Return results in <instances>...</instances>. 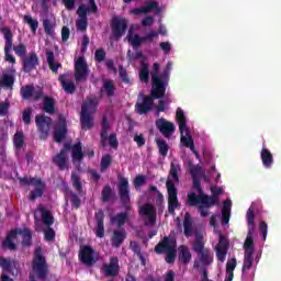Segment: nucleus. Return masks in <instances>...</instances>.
Masks as SVG:
<instances>
[{
    "mask_svg": "<svg viewBox=\"0 0 281 281\" xmlns=\"http://www.w3.org/2000/svg\"><path fill=\"white\" fill-rule=\"evenodd\" d=\"M13 144L15 148H23L25 144V134L23 132H16L13 137Z\"/></svg>",
    "mask_w": 281,
    "mask_h": 281,
    "instance_id": "45",
    "label": "nucleus"
},
{
    "mask_svg": "<svg viewBox=\"0 0 281 281\" xmlns=\"http://www.w3.org/2000/svg\"><path fill=\"white\" fill-rule=\"evenodd\" d=\"M67 133H69V130L67 128V123L65 121H61L55 128L54 140L57 144H61L63 139L67 137Z\"/></svg>",
    "mask_w": 281,
    "mask_h": 281,
    "instance_id": "23",
    "label": "nucleus"
},
{
    "mask_svg": "<svg viewBox=\"0 0 281 281\" xmlns=\"http://www.w3.org/2000/svg\"><path fill=\"white\" fill-rule=\"evenodd\" d=\"M68 195L70 199V203L75 210H80V205H82V201L80 200V196L74 191H68Z\"/></svg>",
    "mask_w": 281,
    "mask_h": 281,
    "instance_id": "44",
    "label": "nucleus"
},
{
    "mask_svg": "<svg viewBox=\"0 0 281 281\" xmlns=\"http://www.w3.org/2000/svg\"><path fill=\"white\" fill-rule=\"evenodd\" d=\"M139 80L140 82H148L150 80V71L148 70V64H143L139 69Z\"/></svg>",
    "mask_w": 281,
    "mask_h": 281,
    "instance_id": "43",
    "label": "nucleus"
},
{
    "mask_svg": "<svg viewBox=\"0 0 281 281\" xmlns=\"http://www.w3.org/2000/svg\"><path fill=\"white\" fill-rule=\"evenodd\" d=\"M72 188H75L76 192L82 195V182L80 181V176L78 173H71Z\"/></svg>",
    "mask_w": 281,
    "mask_h": 281,
    "instance_id": "41",
    "label": "nucleus"
},
{
    "mask_svg": "<svg viewBox=\"0 0 281 281\" xmlns=\"http://www.w3.org/2000/svg\"><path fill=\"white\" fill-rule=\"evenodd\" d=\"M98 104H100V100H98V98L87 99L81 104V112L89 113V114L95 113V109H98Z\"/></svg>",
    "mask_w": 281,
    "mask_h": 281,
    "instance_id": "28",
    "label": "nucleus"
},
{
    "mask_svg": "<svg viewBox=\"0 0 281 281\" xmlns=\"http://www.w3.org/2000/svg\"><path fill=\"white\" fill-rule=\"evenodd\" d=\"M22 236V245L23 247H30L32 245V232L29 228L24 229H12L8 233L5 239L2 241V249H10L11 251H14L16 249V244H14V240H16V236Z\"/></svg>",
    "mask_w": 281,
    "mask_h": 281,
    "instance_id": "4",
    "label": "nucleus"
},
{
    "mask_svg": "<svg viewBox=\"0 0 281 281\" xmlns=\"http://www.w3.org/2000/svg\"><path fill=\"white\" fill-rule=\"evenodd\" d=\"M139 214L142 216H147L149 223L151 225H155L156 221H157V210L155 209V206H153V204L147 203L140 206L139 209Z\"/></svg>",
    "mask_w": 281,
    "mask_h": 281,
    "instance_id": "22",
    "label": "nucleus"
},
{
    "mask_svg": "<svg viewBox=\"0 0 281 281\" xmlns=\"http://www.w3.org/2000/svg\"><path fill=\"white\" fill-rule=\"evenodd\" d=\"M35 124L40 133V139H47V137H49V128H52V117L45 115H36Z\"/></svg>",
    "mask_w": 281,
    "mask_h": 281,
    "instance_id": "14",
    "label": "nucleus"
},
{
    "mask_svg": "<svg viewBox=\"0 0 281 281\" xmlns=\"http://www.w3.org/2000/svg\"><path fill=\"white\" fill-rule=\"evenodd\" d=\"M146 183V176L142 175V176H137L134 179V188H142V186H144Z\"/></svg>",
    "mask_w": 281,
    "mask_h": 281,
    "instance_id": "64",
    "label": "nucleus"
},
{
    "mask_svg": "<svg viewBox=\"0 0 281 281\" xmlns=\"http://www.w3.org/2000/svg\"><path fill=\"white\" fill-rule=\"evenodd\" d=\"M181 170V165L177 161L170 162L169 177L172 180L168 179L166 181L167 194H168V212L173 215L177 207H179V191L175 183H179V171Z\"/></svg>",
    "mask_w": 281,
    "mask_h": 281,
    "instance_id": "1",
    "label": "nucleus"
},
{
    "mask_svg": "<svg viewBox=\"0 0 281 281\" xmlns=\"http://www.w3.org/2000/svg\"><path fill=\"white\" fill-rule=\"evenodd\" d=\"M215 249H225V250L229 249V241L222 234L220 235L218 244L215 247Z\"/></svg>",
    "mask_w": 281,
    "mask_h": 281,
    "instance_id": "57",
    "label": "nucleus"
},
{
    "mask_svg": "<svg viewBox=\"0 0 281 281\" xmlns=\"http://www.w3.org/2000/svg\"><path fill=\"white\" fill-rule=\"evenodd\" d=\"M155 142L159 150V155L161 157H168V150H170V146H168V143H166L164 138H156Z\"/></svg>",
    "mask_w": 281,
    "mask_h": 281,
    "instance_id": "39",
    "label": "nucleus"
},
{
    "mask_svg": "<svg viewBox=\"0 0 281 281\" xmlns=\"http://www.w3.org/2000/svg\"><path fill=\"white\" fill-rule=\"evenodd\" d=\"M263 168H271L273 166V154L268 148H262L260 153Z\"/></svg>",
    "mask_w": 281,
    "mask_h": 281,
    "instance_id": "34",
    "label": "nucleus"
},
{
    "mask_svg": "<svg viewBox=\"0 0 281 281\" xmlns=\"http://www.w3.org/2000/svg\"><path fill=\"white\" fill-rule=\"evenodd\" d=\"M110 26L113 38L120 41V38L126 34V30H128V21L126 18L113 16Z\"/></svg>",
    "mask_w": 281,
    "mask_h": 281,
    "instance_id": "12",
    "label": "nucleus"
},
{
    "mask_svg": "<svg viewBox=\"0 0 281 281\" xmlns=\"http://www.w3.org/2000/svg\"><path fill=\"white\" fill-rule=\"evenodd\" d=\"M42 221L46 227H50V225H54L55 218L54 215H52V212L42 210Z\"/></svg>",
    "mask_w": 281,
    "mask_h": 281,
    "instance_id": "42",
    "label": "nucleus"
},
{
    "mask_svg": "<svg viewBox=\"0 0 281 281\" xmlns=\"http://www.w3.org/2000/svg\"><path fill=\"white\" fill-rule=\"evenodd\" d=\"M21 97L23 100H30L34 95V86L33 85H26L21 88L20 90Z\"/></svg>",
    "mask_w": 281,
    "mask_h": 281,
    "instance_id": "40",
    "label": "nucleus"
},
{
    "mask_svg": "<svg viewBox=\"0 0 281 281\" xmlns=\"http://www.w3.org/2000/svg\"><path fill=\"white\" fill-rule=\"evenodd\" d=\"M103 271L106 277L117 278L120 273V259L117 257H111L110 263L103 265Z\"/></svg>",
    "mask_w": 281,
    "mask_h": 281,
    "instance_id": "18",
    "label": "nucleus"
},
{
    "mask_svg": "<svg viewBox=\"0 0 281 281\" xmlns=\"http://www.w3.org/2000/svg\"><path fill=\"white\" fill-rule=\"evenodd\" d=\"M166 95V90H160L159 88H153L149 95H143L142 101H137L135 109L138 115H146L153 111V106H155V100H160Z\"/></svg>",
    "mask_w": 281,
    "mask_h": 281,
    "instance_id": "3",
    "label": "nucleus"
},
{
    "mask_svg": "<svg viewBox=\"0 0 281 281\" xmlns=\"http://www.w3.org/2000/svg\"><path fill=\"white\" fill-rule=\"evenodd\" d=\"M176 120L179 124L181 144H183V146L187 148H190L193 154L196 153L194 140L192 139V135H190V130L188 128V119H186V114L181 108H178L176 111Z\"/></svg>",
    "mask_w": 281,
    "mask_h": 281,
    "instance_id": "2",
    "label": "nucleus"
},
{
    "mask_svg": "<svg viewBox=\"0 0 281 281\" xmlns=\"http://www.w3.org/2000/svg\"><path fill=\"white\" fill-rule=\"evenodd\" d=\"M130 249L136 254L137 258H139L140 260V265H143V267L146 266V258H144V255L142 254V247L139 246V244L137 241H131L130 243Z\"/></svg>",
    "mask_w": 281,
    "mask_h": 281,
    "instance_id": "37",
    "label": "nucleus"
},
{
    "mask_svg": "<svg viewBox=\"0 0 281 281\" xmlns=\"http://www.w3.org/2000/svg\"><path fill=\"white\" fill-rule=\"evenodd\" d=\"M159 32L150 31L145 36H139V34H135L134 36L128 35L127 41L131 43L134 49H139L142 47V43H153V38H158Z\"/></svg>",
    "mask_w": 281,
    "mask_h": 281,
    "instance_id": "15",
    "label": "nucleus"
},
{
    "mask_svg": "<svg viewBox=\"0 0 281 281\" xmlns=\"http://www.w3.org/2000/svg\"><path fill=\"white\" fill-rule=\"evenodd\" d=\"M13 52L16 54V56L23 58V56L27 54V47L25 46V44L20 43L19 45L13 46Z\"/></svg>",
    "mask_w": 281,
    "mask_h": 281,
    "instance_id": "53",
    "label": "nucleus"
},
{
    "mask_svg": "<svg viewBox=\"0 0 281 281\" xmlns=\"http://www.w3.org/2000/svg\"><path fill=\"white\" fill-rule=\"evenodd\" d=\"M14 261L7 259L5 257H0V267L4 271H12V265Z\"/></svg>",
    "mask_w": 281,
    "mask_h": 281,
    "instance_id": "51",
    "label": "nucleus"
},
{
    "mask_svg": "<svg viewBox=\"0 0 281 281\" xmlns=\"http://www.w3.org/2000/svg\"><path fill=\"white\" fill-rule=\"evenodd\" d=\"M110 222L112 225H116L117 227H124L126 223H128V214L126 212L117 213L110 217Z\"/></svg>",
    "mask_w": 281,
    "mask_h": 281,
    "instance_id": "31",
    "label": "nucleus"
},
{
    "mask_svg": "<svg viewBox=\"0 0 281 281\" xmlns=\"http://www.w3.org/2000/svg\"><path fill=\"white\" fill-rule=\"evenodd\" d=\"M112 194H113V189H111V186L105 184L101 192L103 203H106L108 201H110Z\"/></svg>",
    "mask_w": 281,
    "mask_h": 281,
    "instance_id": "47",
    "label": "nucleus"
},
{
    "mask_svg": "<svg viewBox=\"0 0 281 281\" xmlns=\"http://www.w3.org/2000/svg\"><path fill=\"white\" fill-rule=\"evenodd\" d=\"M94 234L97 238H104V211L102 209L94 213Z\"/></svg>",
    "mask_w": 281,
    "mask_h": 281,
    "instance_id": "19",
    "label": "nucleus"
},
{
    "mask_svg": "<svg viewBox=\"0 0 281 281\" xmlns=\"http://www.w3.org/2000/svg\"><path fill=\"white\" fill-rule=\"evenodd\" d=\"M156 128H158L165 137H170L175 133V124L166 121V119H158L156 121Z\"/></svg>",
    "mask_w": 281,
    "mask_h": 281,
    "instance_id": "20",
    "label": "nucleus"
},
{
    "mask_svg": "<svg viewBox=\"0 0 281 281\" xmlns=\"http://www.w3.org/2000/svg\"><path fill=\"white\" fill-rule=\"evenodd\" d=\"M248 233L244 243L245 254L254 255V232H256V213L249 207L246 213Z\"/></svg>",
    "mask_w": 281,
    "mask_h": 281,
    "instance_id": "6",
    "label": "nucleus"
},
{
    "mask_svg": "<svg viewBox=\"0 0 281 281\" xmlns=\"http://www.w3.org/2000/svg\"><path fill=\"white\" fill-rule=\"evenodd\" d=\"M43 111L49 115L56 113V100L50 97H44L43 99Z\"/></svg>",
    "mask_w": 281,
    "mask_h": 281,
    "instance_id": "32",
    "label": "nucleus"
},
{
    "mask_svg": "<svg viewBox=\"0 0 281 281\" xmlns=\"http://www.w3.org/2000/svg\"><path fill=\"white\" fill-rule=\"evenodd\" d=\"M22 121L26 126L32 124V108H26L22 113Z\"/></svg>",
    "mask_w": 281,
    "mask_h": 281,
    "instance_id": "54",
    "label": "nucleus"
},
{
    "mask_svg": "<svg viewBox=\"0 0 281 281\" xmlns=\"http://www.w3.org/2000/svg\"><path fill=\"white\" fill-rule=\"evenodd\" d=\"M179 255L178 260L182 262V265H190V260H192V252L188 249V246L181 245L178 248Z\"/></svg>",
    "mask_w": 281,
    "mask_h": 281,
    "instance_id": "30",
    "label": "nucleus"
},
{
    "mask_svg": "<svg viewBox=\"0 0 281 281\" xmlns=\"http://www.w3.org/2000/svg\"><path fill=\"white\" fill-rule=\"evenodd\" d=\"M126 240V231L124 228L117 229L113 232L111 243L112 247H115L116 249L122 247V244Z\"/></svg>",
    "mask_w": 281,
    "mask_h": 281,
    "instance_id": "25",
    "label": "nucleus"
},
{
    "mask_svg": "<svg viewBox=\"0 0 281 281\" xmlns=\"http://www.w3.org/2000/svg\"><path fill=\"white\" fill-rule=\"evenodd\" d=\"M111 128V124L109 123V119L106 116L102 117L101 122V133L100 135L109 136V130Z\"/></svg>",
    "mask_w": 281,
    "mask_h": 281,
    "instance_id": "52",
    "label": "nucleus"
},
{
    "mask_svg": "<svg viewBox=\"0 0 281 281\" xmlns=\"http://www.w3.org/2000/svg\"><path fill=\"white\" fill-rule=\"evenodd\" d=\"M67 74H61L59 75L58 80L65 93L74 95V93H76V83H74V81H67Z\"/></svg>",
    "mask_w": 281,
    "mask_h": 281,
    "instance_id": "24",
    "label": "nucleus"
},
{
    "mask_svg": "<svg viewBox=\"0 0 281 281\" xmlns=\"http://www.w3.org/2000/svg\"><path fill=\"white\" fill-rule=\"evenodd\" d=\"M86 10L89 14H98V4L95 3V0H89V7H86Z\"/></svg>",
    "mask_w": 281,
    "mask_h": 281,
    "instance_id": "62",
    "label": "nucleus"
},
{
    "mask_svg": "<svg viewBox=\"0 0 281 281\" xmlns=\"http://www.w3.org/2000/svg\"><path fill=\"white\" fill-rule=\"evenodd\" d=\"M80 124L82 131H91L93 128V116L87 112H81Z\"/></svg>",
    "mask_w": 281,
    "mask_h": 281,
    "instance_id": "33",
    "label": "nucleus"
},
{
    "mask_svg": "<svg viewBox=\"0 0 281 281\" xmlns=\"http://www.w3.org/2000/svg\"><path fill=\"white\" fill-rule=\"evenodd\" d=\"M24 23L30 25L33 34H36V30H38V20L32 19V15H24Z\"/></svg>",
    "mask_w": 281,
    "mask_h": 281,
    "instance_id": "46",
    "label": "nucleus"
},
{
    "mask_svg": "<svg viewBox=\"0 0 281 281\" xmlns=\"http://www.w3.org/2000/svg\"><path fill=\"white\" fill-rule=\"evenodd\" d=\"M108 142H109V146H111V148H117V146H120V143L117 142L116 134H110V136L108 137Z\"/></svg>",
    "mask_w": 281,
    "mask_h": 281,
    "instance_id": "63",
    "label": "nucleus"
},
{
    "mask_svg": "<svg viewBox=\"0 0 281 281\" xmlns=\"http://www.w3.org/2000/svg\"><path fill=\"white\" fill-rule=\"evenodd\" d=\"M215 254L220 262H225V259L227 258V250L215 248Z\"/></svg>",
    "mask_w": 281,
    "mask_h": 281,
    "instance_id": "60",
    "label": "nucleus"
},
{
    "mask_svg": "<svg viewBox=\"0 0 281 281\" xmlns=\"http://www.w3.org/2000/svg\"><path fill=\"white\" fill-rule=\"evenodd\" d=\"M43 29L46 36H56V18H45L43 20Z\"/></svg>",
    "mask_w": 281,
    "mask_h": 281,
    "instance_id": "26",
    "label": "nucleus"
},
{
    "mask_svg": "<svg viewBox=\"0 0 281 281\" xmlns=\"http://www.w3.org/2000/svg\"><path fill=\"white\" fill-rule=\"evenodd\" d=\"M177 248V243L173 239H170V237L165 236L156 246H155V254L158 256H161L162 254H167L168 251H171L172 249Z\"/></svg>",
    "mask_w": 281,
    "mask_h": 281,
    "instance_id": "17",
    "label": "nucleus"
},
{
    "mask_svg": "<svg viewBox=\"0 0 281 281\" xmlns=\"http://www.w3.org/2000/svg\"><path fill=\"white\" fill-rule=\"evenodd\" d=\"M119 76L124 85H131V78L124 66H119Z\"/></svg>",
    "mask_w": 281,
    "mask_h": 281,
    "instance_id": "49",
    "label": "nucleus"
},
{
    "mask_svg": "<svg viewBox=\"0 0 281 281\" xmlns=\"http://www.w3.org/2000/svg\"><path fill=\"white\" fill-rule=\"evenodd\" d=\"M79 260L86 267H93L98 262L95 250L89 245L83 246L79 251Z\"/></svg>",
    "mask_w": 281,
    "mask_h": 281,
    "instance_id": "16",
    "label": "nucleus"
},
{
    "mask_svg": "<svg viewBox=\"0 0 281 281\" xmlns=\"http://www.w3.org/2000/svg\"><path fill=\"white\" fill-rule=\"evenodd\" d=\"M212 195H202L200 199L202 201V205L198 206V212H200V216L205 218L210 214V207H214L216 203H218V196L223 194V189L215 188L211 189Z\"/></svg>",
    "mask_w": 281,
    "mask_h": 281,
    "instance_id": "5",
    "label": "nucleus"
},
{
    "mask_svg": "<svg viewBox=\"0 0 281 281\" xmlns=\"http://www.w3.org/2000/svg\"><path fill=\"white\" fill-rule=\"evenodd\" d=\"M165 255H166L165 260L167 265H175V260H177V248H173L168 252H165Z\"/></svg>",
    "mask_w": 281,
    "mask_h": 281,
    "instance_id": "50",
    "label": "nucleus"
},
{
    "mask_svg": "<svg viewBox=\"0 0 281 281\" xmlns=\"http://www.w3.org/2000/svg\"><path fill=\"white\" fill-rule=\"evenodd\" d=\"M89 74H91V70H89V65H87V60H85V57L80 56L75 61V81L77 85H80V82H85L89 78Z\"/></svg>",
    "mask_w": 281,
    "mask_h": 281,
    "instance_id": "11",
    "label": "nucleus"
},
{
    "mask_svg": "<svg viewBox=\"0 0 281 281\" xmlns=\"http://www.w3.org/2000/svg\"><path fill=\"white\" fill-rule=\"evenodd\" d=\"M87 25H89L88 19L87 18H79L77 21V30L80 32H85L87 30Z\"/></svg>",
    "mask_w": 281,
    "mask_h": 281,
    "instance_id": "61",
    "label": "nucleus"
},
{
    "mask_svg": "<svg viewBox=\"0 0 281 281\" xmlns=\"http://www.w3.org/2000/svg\"><path fill=\"white\" fill-rule=\"evenodd\" d=\"M1 32H2V34L4 36V41H5L4 60H7V63H11V65H16V58H14L11 54L14 35L12 34V31L8 27H2Z\"/></svg>",
    "mask_w": 281,
    "mask_h": 281,
    "instance_id": "13",
    "label": "nucleus"
},
{
    "mask_svg": "<svg viewBox=\"0 0 281 281\" xmlns=\"http://www.w3.org/2000/svg\"><path fill=\"white\" fill-rule=\"evenodd\" d=\"M2 85L8 89H12V87H14V76L4 74L2 76Z\"/></svg>",
    "mask_w": 281,
    "mask_h": 281,
    "instance_id": "48",
    "label": "nucleus"
},
{
    "mask_svg": "<svg viewBox=\"0 0 281 281\" xmlns=\"http://www.w3.org/2000/svg\"><path fill=\"white\" fill-rule=\"evenodd\" d=\"M150 76H151V88L166 91L169 82L168 70H162V72L159 75V64L155 63L153 65V70L150 72Z\"/></svg>",
    "mask_w": 281,
    "mask_h": 281,
    "instance_id": "7",
    "label": "nucleus"
},
{
    "mask_svg": "<svg viewBox=\"0 0 281 281\" xmlns=\"http://www.w3.org/2000/svg\"><path fill=\"white\" fill-rule=\"evenodd\" d=\"M70 150L74 164H76V161L80 164L82 159H85V153L82 151V143L78 142L75 145L70 144Z\"/></svg>",
    "mask_w": 281,
    "mask_h": 281,
    "instance_id": "27",
    "label": "nucleus"
},
{
    "mask_svg": "<svg viewBox=\"0 0 281 281\" xmlns=\"http://www.w3.org/2000/svg\"><path fill=\"white\" fill-rule=\"evenodd\" d=\"M252 267H254V255L244 254V263L241 267L243 276H245L247 271H251Z\"/></svg>",
    "mask_w": 281,
    "mask_h": 281,
    "instance_id": "38",
    "label": "nucleus"
},
{
    "mask_svg": "<svg viewBox=\"0 0 281 281\" xmlns=\"http://www.w3.org/2000/svg\"><path fill=\"white\" fill-rule=\"evenodd\" d=\"M111 166V155L106 154L101 158V172H104Z\"/></svg>",
    "mask_w": 281,
    "mask_h": 281,
    "instance_id": "55",
    "label": "nucleus"
},
{
    "mask_svg": "<svg viewBox=\"0 0 281 281\" xmlns=\"http://www.w3.org/2000/svg\"><path fill=\"white\" fill-rule=\"evenodd\" d=\"M192 215L190 213L184 214L183 227H184V236L190 237L194 234V229L192 227Z\"/></svg>",
    "mask_w": 281,
    "mask_h": 281,
    "instance_id": "36",
    "label": "nucleus"
},
{
    "mask_svg": "<svg viewBox=\"0 0 281 281\" xmlns=\"http://www.w3.org/2000/svg\"><path fill=\"white\" fill-rule=\"evenodd\" d=\"M44 238L47 243H52V240L56 238V231L48 226L47 229L44 231Z\"/></svg>",
    "mask_w": 281,
    "mask_h": 281,
    "instance_id": "56",
    "label": "nucleus"
},
{
    "mask_svg": "<svg viewBox=\"0 0 281 281\" xmlns=\"http://www.w3.org/2000/svg\"><path fill=\"white\" fill-rule=\"evenodd\" d=\"M193 179V188L196 190V192H190L187 195V205L189 207H198L199 205H203V200H201L202 196H205V192H203V189L201 188V181L199 178H192Z\"/></svg>",
    "mask_w": 281,
    "mask_h": 281,
    "instance_id": "10",
    "label": "nucleus"
},
{
    "mask_svg": "<svg viewBox=\"0 0 281 281\" xmlns=\"http://www.w3.org/2000/svg\"><path fill=\"white\" fill-rule=\"evenodd\" d=\"M46 60L50 71L58 74V69L63 67V64L56 63V55H54V52L46 50Z\"/></svg>",
    "mask_w": 281,
    "mask_h": 281,
    "instance_id": "29",
    "label": "nucleus"
},
{
    "mask_svg": "<svg viewBox=\"0 0 281 281\" xmlns=\"http://www.w3.org/2000/svg\"><path fill=\"white\" fill-rule=\"evenodd\" d=\"M101 93H105L108 98H113V95H115V83L113 82V80L103 81Z\"/></svg>",
    "mask_w": 281,
    "mask_h": 281,
    "instance_id": "35",
    "label": "nucleus"
},
{
    "mask_svg": "<svg viewBox=\"0 0 281 281\" xmlns=\"http://www.w3.org/2000/svg\"><path fill=\"white\" fill-rule=\"evenodd\" d=\"M105 58H106V52H104V49L99 48L95 50L94 60H97V63H102L104 61Z\"/></svg>",
    "mask_w": 281,
    "mask_h": 281,
    "instance_id": "58",
    "label": "nucleus"
},
{
    "mask_svg": "<svg viewBox=\"0 0 281 281\" xmlns=\"http://www.w3.org/2000/svg\"><path fill=\"white\" fill-rule=\"evenodd\" d=\"M23 71L25 74H30L34 71L36 67H38V55L36 53H31L27 57L22 60Z\"/></svg>",
    "mask_w": 281,
    "mask_h": 281,
    "instance_id": "21",
    "label": "nucleus"
},
{
    "mask_svg": "<svg viewBox=\"0 0 281 281\" xmlns=\"http://www.w3.org/2000/svg\"><path fill=\"white\" fill-rule=\"evenodd\" d=\"M43 196V188H35V190L30 193V201H36V199Z\"/></svg>",
    "mask_w": 281,
    "mask_h": 281,
    "instance_id": "59",
    "label": "nucleus"
},
{
    "mask_svg": "<svg viewBox=\"0 0 281 281\" xmlns=\"http://www.w3.org/2000/svg\"><path fill=\"white\" fill-rule=\"evenodd\" d=\"M117 190L120 201L122 205L125 207V212L128 214V212H131V186L128 184L127 178H119Z\"/></svg>",
    "mask_w": 281,
    "mask_h": 281,
    "instance_id": "8",
    "label": "nucleus"
},
{
    "mask_svg": "<svg viewBox=\"0 0 281 281\" xmlns=\"http://www.w3.org/2000/svg\"><path fill=\"white\" fill-rule=\"evenodd\" d=\"M69 150H71V143H65L64 147L52 159L60 171L69 169Z\"/></svg>",
    "mask_w": 281,
    "mask_h": 281,
    "instance_id": "9",
    "label": "nucleus"
}]
</instances>
